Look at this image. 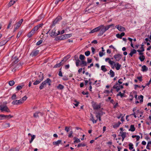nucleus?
Listing matches in <instances>:
<instances>
[{
	"label": "nucleus",
	"instance_id": "1",
	"mask_svg": "<svg viewBox=\"0 0 151 151\" xmlns=\"http://www.w3.org/2000/svg\"><path fill=\"white\" fill-rule=\"evenodd\" d=\"M43 24L42 23L39 24L35 27L32 30L31 32H29L27 35L28 37H31L40 28L42 27L43 25Z\"/></svg>",
	"mask_w": 151,
	"mask_h": 151
},
{
	"label": "nucleus",
	"instance_id": "2",
	"mask_svg": "<svg viewBox=\"0 0 151 151\" xmlns=\"http://www.w3.org/2000/svg\"><path fill=\"white\" fill-rule=\"evenodd\" d=\"M99 33L98 35V36H102L104 33L108 30L106 26H105L104 25H101L99 26Z\"/></svg>",
	"mask_w": 151,
	"mask_h": 151
},
{
	"label": "nucleus",
	"instance_id": "3",
	"mask_svg": "<svg viewBox=\"0 0 151 151\" xmlns=\"http://www.w3.org/2000/svg\"><path fill=\"white\" fill-rule=\"evenodd\" d=\"M51 82L52 81L49 78H47L45 81L40 84L39 87L40 89V90L43 89L47 84H48L49 86H50L51 85Z\"/></svg>",
	"mask_w": 151,
	"mask_h": 151
},
{
	"label": "nucleus",
	"instance_id": "4",
	"mask_svg": "<svg viewBox=\"0 0 151 151\" xmlns=\"http://www.w3.org/2000/svg\"><path fill=\"white\" fill-rule=\"evenodd\" d=\"M0 111L1 112L5 111L7 112H9L10 111L7 106L4 105H1L0 106Z\"/></svg>",
	"mask_w": 151,
	"mask_h": 151
},
{
	"label": "nucleus",
	"instance_id": "5",
	"mask_svg": "<svg viewBox=\"0 0 151 151\" xmlns=\"http://www.w3.org/2000/svg\"><path fill=\"white\" fill-rule=\"evenodd\" d=\"M23 21V19H21L19 21L16 23L15 25L16 27L14 29V32L19 27Z\"/></svg>",
	"mask_w": 151,
	"mask_h": 151
},
{
	"label": "nucleus",
	"instance_id": "6",
	"mask_svg": "<svg viewBox=\"0 0 151 151\" xmlns=\"http://www.w3.org/2000/svg\"><path fill=\"white\" fill-rule=\"evenodd\" d=\"M101 103L98 104L96 103H94L92 104V107L94 110H97L101 108Z\"/></svg>",
	"mask_w": 151,
	"mask_h": 151
},
{
	"label": "nucleus",
	"instance_id": "7",
	"mask_svg": "<svg viewBox=\"0 0 151 151\" xmlns=\"http://www.w3.org/2000/svg\"><path fill=\"white\" fill-rule=\"evenodd\" d=\"M23 103V100L21 99L19 100H16L13 101L12 102V104L14 105H18L20 104Z\"/></svg>",
	"mask_w": 151,
	"mask_h": 151
},
{
	"label": "nucleus",
	"instance_id": "8",
	"mask_svg": "<svg viewBox=\"0 0 151 151\" xmlns=\"http://www.w3.org/2000/svg\"><path fill=\"white\" fill-rule=\"evenodd\" d=\"M50 36L53 37H55L58 36L57 33L56 32V29L55 28L52 30L51 32L50 33Z\"/></svg>",
	"mask_w": 151,
	"mask_h": 151
},
{
	"label": "nucleus",
	"instance_id": "9",
	"mask_svg": "<svg viewBox=\"0 0 151 151\" xmlns=\"http://www.w3.org/2000/svg\"><path fill=\"white\" fill-rule=\"evenodd\" d=\"M39 50H38L35 49L32 51L30 54V55L32 57L35 56H37L39 53Z\"/></svg>",
	"mask_w": 151,
	"mask_h": 151
},
{
	"label": "nucleus",
	"instance_id": "10",
	"mask_svg": "<svg viewBox=\"0 0 151 151\" xmlns=\"http://www.w3.org/2000/svg\"><path fill=\"white\" fill-rule=\"evenodd\" d=\"M120 84L116 82L115 85L113 86V88L116 89L117 92L119 91L120 90V88H119Z\"/></svg>",
	"mask_w": 151,
	"mask_h": 151
},
{
	"label": "nucleus",
	"instance_id": "11",
	"mask_svg": "<svg viewBox=\"0 0 151 151\" xmlns=\"http://www.w3.org/2000/svg\"><path fill=\"white\" fill-rule=\"evenodd\" d=\"M43 114L42 113L37 111L34 114L33 116L35 118H39V116H42Z\"/></svg>",
	"mask_w": 151,
	"mask_h": 151
},
{
	"label": "nucleus",
	"instance_id": "12",
	"mask_svg": "<svg viewBox=\"0 0 151 151\" xmlns=\"http://www.w3.org/2000/svg\"><path fill=\"white\" fill-rule=\"evenodd\" d=\"M72 35V34H66L63 35L61 36L62 40H64L70 37Z\"/></svg>",
	"mask_w": 151,
	"mask_h": 151
},
{
	"label": "nucleus",
	"instance_id": "13",
	"mask_svg": "<svg viewBox=\"0 0 151 151\" xmlns=\"http://www.w3.org/2000/svg\"><path fill=\"white\" fill-rule=\"evenodd\" d=\"M41 79H36V80L33 83V84L35 85H37L39 84L43 80V76H41Z\"/></svg>",
	"mask_w": 151,
	"mask_h": 151
},
{
	"label": "nucleus",
	"instance_id": "14",
	"mask_svg": "<svg viewBox=\"0 0 151 151\" xmlns=\"http://www.w3.org/2000/svg\"><path fill=\"white\" fill-rule=\"evenodd\" d=\"M69 58V56H67L66 57H65L61 61V62L59 63V64H60V65H63L64 63L66 62L68 58Z\"/></svg>",
	"mask_w": 151,
	"mask_h": 151
},
{
	"label": "nucleus",
	"instance_id": "15",
	"mask_svg": "<svg viewBox=\"0 0 151 151\" xmlns=\"http://www.w3.org/2000/svg\"><path fill=\"white\" fill-rule=\"evenodd\" d=\"M15 20H16L15 17L10 19V20L9 21V24L7 27V29H8L11 27V26L12 24L13 23H14V21Z\"/></svg>",
	"mask_w": 151,
	"mask_h": 151
},
{
	"label": "nucleus",
	"instance_id": "16",
	"mask_svg": "<svg viewBox=\"0 0 151 151\" xmlns=\"http://www.w3.org/2000/svg\"><path fill=\"white\" fill-rule=\"evenodd\" d=\"M115 27H116L119 31L121 32H123L125 30V28L121 26H119V25H116V26Z\"/></svg>",
	"mask_w": 151,
	"mask_h": 151
},
{
	"label": "nucleus",
	"instance_id": "17",
	"mask_svg": "<svg viewBox=\"0 0 151 151\" xmlns=\"http://www.w3.org/2000/svg\"><path fill=\"white\" fill-rule=\"evenodd\" d=\"M75 60L76 61V66L78 67L79 66V63L81 62V60H79L78 57H76V55L74 56Z\"/></svg>",
	"mask_w": 151,
	"mask_h": 151
},
{
	"label": "nucleus",
	"instance_id": "18",
	"mask_svg": "<svg viewBox=\"0 0 151 151\" xmlns=\"http://www.w3.org/2000/svg\"><path fill=\"white\" fill-rule=\"evenodd\" d=\"M12 60L14 64H16L19 61V60L17 57L15 56L12 58Z\"/></svg>",
	"mask_w": 151,
	"mask_h": 151
},
{
	"label": "nucleus",
	"instance_id": "19",
	"mask_svg": "<svg viewBox=\"0 0 151 151\" xmlns=\"http://www.w3.org/2000/svg\"><path fill=\"white\" fill-rule=\"evenodd\" d=\"M80 135L78 134L77 135L76 137H75L73 138L74 142H80Z\"/></svg>",
	"mask_w": 151,
	"mask_h": 151
},
{
	"label": "nucleus",
	"instance_id": "20",
	"mask_svg": "<svg viewBox=\"0 0 151 151\" xmlns=\"http://www.w3.org/2000/svg\"><path fill=\"white\" fill-rule=\"evenodd\" d=\"M114 57L116 61H118L121 59V55L120 54L115 55L114 56Z\"/></svg>",
	"mask_w": 151,
	"mask_h": 151
},
{
	"label": "nucleus",
	"instance_id": "21",
	"mask_svg": "<svg viewBox=\"0 0 151 151\" xmlns=\"http://www.w3.org/2000/svg\"><path fill=\"white\" fill-rule=\"evenodd\" d=\"M61 19V18L60 17H57L53 22L52 26H54L55 24L57 23V22Z\"/></svg>",
	"mask_w": 151,
	"mask_h": 151
},
{
	"label": "nucleus",
	"instance_id": "22",
	"mask_svg": "<svg viewBox=\"0 0 151 151\" xmlns=\"http://www.w3.org/2000/svg\"><path fill=\"white\" fill-rule=\"evenodd\" d=\"M87 65V63L84 60L81 61V62L79 63V65L81 66L82 67L86 66Z\"/></svg>",
	"mask_w": 151,
	"mask_h": 151
},
{
	"label": "nucleus",
	"instance_id": "23",
	"mask_svg": "<svg viewBox=\"0 0 151 151\" xmlns=\"http://www.w3.org/2000/svg\"><path fill=\"white\" fill-rule=\"evenodd\" d=\"M114 65L115 66L116 70H119L121 66V65L118 63H116Z\"/></svg>",
	"mask_w": 151,
	"mask_h": 151
},
{
	"label": "nucleus",
	"instance_id": "24",
	"mask_svg": "<svg viewBox=\"0 0 151 151\" xmlns=\"http://www.w3.org/2000/svg\"><path fill=\"white\" fill-rule=\"evenodd\" d=\"M99 26L96 27L92 30H91L90 32L89 33H93L95 32H97L99 31Z\"/></svg>",
	"mask_w": 151,
	"mask_h": 151
},
{
	"label": "nucleus",
	"instance_id": "25",
	"mask_svg": "<svg viewBox=\"0 0 151 151\" xmlns=\"http://www.w3.org/2000/svg\"><path fill=\"white\" fill-rule=\"evenodd\" d=\"M121 134V136L122 137V141H123L124 138L126 137V133L125 132H120Z\"/></svg>",
	"mask_w": 151,
	"mask_h": 151
},
{
	"label": "nucleus",
	"instance_id": "26",
	"mask_svg": "<svg viewBox=\"0 0 151 151\" xmlns=\"http://www.w3.org/2000/svg\"><path fill=\"white\" fill-rule=\"evenodd\" d=\"M142 69L141 70L143 72H145L148 70V68L145 65H144L142 66Z\"/></svg>",
	"mask_w": 151,
	"mask_h": 151
},
{
	"label": "nucleus",
	"instance_id": "27",
	"mask_svg": "<svg viewBox=\"0 0 151 151\" xmlns=\"http://www.w3.org/2000/svg\"><path fill=\"white\" fill-rule=\"evenodd\" d=\"M135 130V128L134 125H131L130 126V128L129 129V131L132 132H134Z\"/></svg>",
	"mask_w": 151,
	"mask_h": 151
},
{
	"label": "nucleus",
	"instance_id": "28",
	"mask_svg": "<svg viewBox=\"0 0 151 151\" xmlns=\"http://www.w3.org/2000/svg\"><path fill=\"white\" fill-rule=\"evenodd\" d=\"M136 52L137 51L133 49L131 50L130 53L129 54V55L131 57H132L133 54H135L136 53Z\"/></svg>",
	"mask_w": 151,
	"mask_h": 151
},
{
	"label": "nucleus",
	"instance_id": "29",
	"mask_svg": "<svg viewBox=\"0 0 151 151\" xmlns=\"http://www.w3.org/2000/svg\"><path fill=\"white\" fill-rule=\"evenodd\" d=\"M121 124V123L119 121L117 123L115 124L114 125H113V127L114 128L118 127Z\"/></svg>",
	"mask_w": 151,
	"mask_h": 151
},
{
	"label": "nucleus",
	"instance_id": "30",
	"mask_svg": "<svg viewBox=\"0 0 151 151\" xmlns=\"http://www.w3.org/2000/svg\"><path fill=\"white\" fill-rule=\"evenodd\" d=\"M8 41V40H3L0 42V45L1 46L3 45L6 44L7 42Z\"/></svg>",
	"mask_w": 151,
	"mask_h": 151
},
{
	"label": "nucleus",
	"instance_id": "31",
	"mask_svg": "<svg viewBox=\"0 0 151 151\" xmlns=\"http://www.w3.org/2000/svg\"><path fill=\"white\" fill-rule=\"evenodd\" d=\"M109 72V74L110 76V77H114L115 75L114 73V71L112 70H110Z\"/></svg>",
	"mask_w": 151,
	"mask_h": 151
},
{
	"label": "nucleus",
	"instance_id": "32",
	"mask_svg": "<svg viewBox=\"0 0 151 151\" xmlns=\"http://www.w3.org/2000/svg\"><path fill=\"white\" fill-rule=\"evenodd\" d=\"M101 69L104 72H106L107 71V70L106 68L105 65H102L101 67Z\"/></svg>",
	"mask_w": 151,
	"mask_h": 151
},
{
	"label": "nucleus",
	"instance_id": "33",
	"mask_svg": "<svg viewBox=\"0 0 151 151\" xmlns=\"http://www.w3.org/2000/svg\"><path fill=\"white\" fill-rule=\"evenodd\" d=\"M139 59L140 60V61L141 62H143L145 59V56L142 55L141 56H140L139 58Z\"/></svg>",
	"mask_w": 151,
	"mask_h": 151
},
{
	"label": "nucleus",
	"instance_id": "34",
	"mask_svg": "<svg viewBox=\"0 0 151 151\" xmlns=\"http://www.w3.org/2000/svg\"><path fill=\"white\" fill-rule=\"evenodd\" d=\"M15 3V1H14L13 0H11L9 3L8 6H11L13 5Z\"/></svg>",
	"mask_w": 151,
	"mask_h": 151
},
{
	"label": "nucleus",
	"instance_id": "35",
	"mask_svg": "<svg viewBox=\"0 0 151 151\" xmlns=\"http://www.w3.org/2000/svg\"><path fill=\"white\" fill-rule=\"evenodd\" d=\"M64 87L63 85L61 84H59L57 86V88L60 90H62L63 89Z\"/></svg>",
	"mask_w": 151,
	"mask_h": 151
},
{
	"label": "nucleus",
	"instance_id": "36",
	"mask_svg": "<svg viewBox=\"0 0 151 151\" xmlns=\"http://www.w3.org/2000/svg\"><path fill=\"white\" fill-rule=\"evenodd\" d=\"M14 83L15 82L13 80L10 81L9 82V84L11 86H13L14 84Z\"/></svg>",
	"mask_w": 151,
	"mask_h": 151
},
{
	"label": "nucleus",
	"instance_id": "37",
	"mask_svg": "<svg viewBox=\"0 0 151 151\" xmlns=\"http://www.w3.org/2000/svg\"><path fill=\"white\" fill-rule=\"evenodd\" d=\"M85 57L84 55L81 54L79 56V59L81 60H84Z\"/></svg>",
	"mask_w": 151,
	"mask_h": 151
},
{
	"label": "nucleus",
	"instance_id": "38",
	"mask_svg": "<svg viewBox=\"0 0 151 151\" xmlns=\"http://www.w3.org/2000/svg\"><path fill=\"white\" fill-rule=\"evenodd\" d=\"M86 144L83 143V142H82L81 143H80L78 144V145L77 147H84L86 146Z\"/></svg>",
	"mask_w": 151,
	"mask_h": 151
},
{
	"label": "nucleus",
	"instance_id": "39",
	"mask_svg": "<svg viewBox=\"0 0 151 151\" xmlns=\"http://www.w3.org/2000/svg\"><path fill=\"white\" fill-rule=\"evenodd\" d=\"M41 76H43V79H44V75L43 73H42L41 72H40V74H39L38 77L37 78L38 79H41L42 78L41 77Z\"/></svg>",
	"mask_w": 151,
	"mask_h": 151
},
{
	"label": "nucleus",
	"instance_id": "40",
	"mask_svg": "<svg viewBox=\"0 0 151 151\" xmlns=\"http://www.w3.org/2000/svg\"><path fill=\"white\" fill-rule=\"evenodd\" d=\"M24 86V85H21V86H17L16 87V89L17 90H21V89H22V88H23V87Z\"/></svg>",
	"mask_w": 151,
	"mask_h": 151
},
{
	"label": "nucleus",
	"instance_id": "41",
	"mask_svg": "<svg viewBox=\"0 0 151 151\" xmlns=\"http://www.w3.org/2000/svg\"><path fill=\"white\" fill-rule=\"evenodd\" d=\"M61 38H62L61 36H58V37H56L55 38V41H58V40H62Z\"/></svg>",
	"mask_w": 151,
	"mask_h": 151
},
{
	"label": "nucleus",
	"instance_id": "42",
	"mask_svg": "<svg viewBox=\"0 0 151 151\" xmlns=\"http://www.w3.org/2000/svg\"><path fill=\"white\" fill-rule=\"evenodd\" d=\"M129 149L130 150H132L133 149V145L132 143H129Z\"/></svg>",
	"mask_w": 151,
	"mask_h": 151
},
{
	"label": "nucleus",
	"instance_id": "43",
	"mask_svg": "<svg viewBox=\"0 0 151 151\" xmlns=\"http://www.w3.org/2000/svg\"><path fill=\"white\" fill-rule=\"evenodd\" d=\"M97 119L96 120H95L94 119V118H93V116H92V117H91V120L93 122V123H96L97 122Z\"/></svg>",
	"mask_w": 151,
	"mask_h": 151
},
{
	"label": "nucleus",
	"instance_id": "44",
	"mask_svg": "<svg viewBox=\"0 0 151 151\" xmlns=\"http://www.w3.org/2000/svg\"><path fill=\"white\" fill-rule=\"evenodd\" d=\"M11 98L12 100H15V99H17L16 95L15 94H13L12 95V96L11 97Z\"/></svg>",
	"mask_w": 151,
	"mask_h": 151
},
{
	"label": "nucleus",
	"instance_id": "45",
	"mask_svg": "<svg viewBox=\"0 0 151 151\" xmlns=\"http://www.w3.org/2000/svg\"><path fill=\"white\" fill-rule=\"evenodd\" d=\"M124 93H122L121 92H119V93L118 94H117V96H120L121 97H122L124 96Z\"/></svg>",
	"mask_w": 151,
	"mask_h": 151
},
{
	"label": "nucleus",
	"instance_id": "46",
	"mask_svg": "<svg viewBox=\"0 0 151 151\" xmlns=\"http://www.w3.org/2000/svg\"><path fill=\"white\" fill-rule=\"evenodd\" d=\"M4 116H5V115L4 114H0V120L5 119Z\"/></svg>",
	"mask_w": 151,
	"mask_h": 151
},
{
	"label": "nucleus",
	"instance_id": "47",
	"mask_svg": "<svg viewBox=\"0 0 151 151\" xmlns=\"http://www.w3.org/2000/svg\"><path fill=\"white\" fill-rule=\"evenodd\" d=\"M90 52L89 51H86L85 52V55L87 56H89L90 55Z\"/></svg>",
	"mask_w": 151,
	"mask_h": 151
},
{
	"label": "nucleus",
	"instance_id": "48",
	"mask_svg": "<svg viewBox=\"0 0 151 151\" xmlns=\"http://www.w3.org/2000/svg\"><path fill=\"white\" fill-rule=\"evenodd\" d=\"M114 26V24H112L110 25H108L106 26L107 27L108 30L109 29L110 27H113Z\"/></svg>",
	"mask_w": 151,
	"mask_h": 151
},
{
	"label": "nucleus",
	"instance_id": "49",
	"mask_svg": "<svg viewBox=\"0 0 151 151\" xmlns=\"http://www.w3.org/2000/svg\"><path fill=\"white\" fill-rule=\"evenodd\" d=\"M108 63H109V64L111 65H113L114 64H115V62L114 61L111 60H109V61Z\"/></svg>",
	"mask_w": 151,
	"mask_h": 151
},
{
	"label": "nucleus",
	"instance_id": "50",
	"mask_svg": "<svg viewBox=\"0 0 151 151\" xmlns=\"http://www.w3.org/2000/svg\"><path fill=\"white\" fill-rule=\"evenodd\" d=\"M43 42V40H40L38 42H37L36 43V45H39L41 44Z\"/></svg>",
	"mask_w": 151,
	"mask_h": 151
},
{
	"label": "nucleus",
	"instance_id": "51",
	"mask_svg": "<svg viewBox=\"0 0 151 151\" xmlns=\"http://www.w3.org/2000/svg\"><path fill=\"white\" fill-rule=\"evenodd\" d=\"M80 139H81V140L82 141H83L84 139L85 135L84 134H83L82 135H80Z\"/></svg>",
	"mask_w": 151,
	"mask_h": 151
},
{
	"label": "nucleus",
	"instance_id": "52",
	"mask_svg": "<svg viewBox=\"0 0 151 151\" xmlns=\"http://www.w3.org/2000/svg\"><path fill=\"white\" fill-rule=\"evenodd\" d=\"M61 142H53V145H58Z\"/></svg>",
	"mask_w": 151,
	"mask_h": 151
},
{
	"label": "nucleus",
	"instance_id": "53",
	"mask_svg": "<svg viewBox=\"0 0 151 151\" xmlns=\"http://www.w3.org/2000/svg\"><path fill=\"white\" fill-rule=\"evenodd\" d=\"M137 51L139 52V55H140V56L143 55L144 53L143 52H142L143 51H141V50H137Z\"/></svg>",
	"mask_w": 151,
	"mask_h": 151
},
{
	"label": "nucleus",
	"instance_id": "54",
	"mask_svg": "<svg viewBox=\"0 0 151 151\" xmlns=\"http://www.w3.org/2000/svg\"><path fill=\"white\" fill-rule=\"evenodd\" d=\"M123 81L124 80L123 79L121 78L119 80L118 83L119 84H122V83Z\"/></svg>",
	"mask_w": 151,
	"mask_h": 151
},
{
	"label": "nucleus",
	"instance_id": "55",
	"mask_svg": "<svg viewBox=\"0 0 151 151\" xmlns=\"http://www.w3.org/2000/svg\"><path fill=\"white\" fill-rule=\"evenodd\" d=\"M35 137V136L34 135H33L31 136V139L30 140L29 142H32L34 139Z\"/></svg>",
	"mask_w": 151,
	"mask_h": 151
},
{
	"label": "nucleus",
	"instance_id": "56",
	"mask_svg": "<svg viewBox=\"0 0 151 151\" xmlns=\"http://www.w3.org/2000/svg\"><path fill=\"white\" fill-rule=\"evenodd\" d=\"M139 97L140 98H141V99L140 100V103H142L143 101V96L142 95H140L139 96Z\"/></svg>",
	"mask_w": 151,
	"mask_h": 151
},
{
	"label": "nucleus",
	"instance_id": "57",
	"mask_svg": "<svg viewBox=\"0 0 151 151\" xmlns=\"http://www.w3.org/2000/svg\"><path fill=\"white\" fill-rule=\"evenodd\" d=\"M27 98V97L26 96H24L22 99V100H23V103L24 102V101H25Z\"/></svg>",
	"mask_w": 151,
	"mask_h": 151
},
{
	"label": "nucleus",
	"instance_id": "58",
	"mask_svg": "<svg viewBox=\"0 0 151 151\" xmlns=\"http://www.w3.org/2000/svg\"><path fill=\"white\" fill-rule=\"evenodd\" d=\"M60 64H59V63L56 64V65H54V68H58V67H60Z\"/></svg>",
	"mask_w": 151,
	"mask_h": 151
},
{
	"label": "nucleus",
	"instance_id": "59",
	"mask_svg": "<svg viewBox=\"0 0 151 151\" xmlns=\"http://www.w3.org/2000/svg\"><path fill=\"white\" fill-rule=\"evenodd\" d=\"M116 37H117L119 39H122V37L121 36L120 34H116Z\"/></svg>",
	"mask_w": 151,
	"mask_h": 151
},
{
	"label": "nucleus",
	"instance_id": "60",
	"mask_svg": "<svg viewBox=\"0 0 151 151\" xmlns=\"http://www.w3.org/2000/svg\"><path fill=\"white\" fill-rule=\"evenodd\" d=\"M100 116H101L104 114H105V113L103 112L102 111H101L100 112H98L97 113Z\"/></svg>",
	"mask_w": 151,
	"mask_h": 151
},
{
	"label": "nucleus",
	"instance_id": "61",
	"mask_svg": "<svg viewBox=\"0 0 151 151\" xmlns=\"http://www.w3.org/2000/svg\"><path fill=\"white\" fill-rule=\"evenodd\" d=\"M142 76L137 77V78L140 81H142Z\"/></svg>",
	"mask_w": 151,
	"mask_h": 151
},
{
	"label": "nucleus",
	"instance_id": "62",
	"mask_svg": "<svg viewBox=\"0 0 151 151\" xmlns=\"http://www.w3.org/2000/svg\"><path fill=\"white\" fill-rule=\"evenodd\" d=\"M129 100L130 101H132V100H133V96L131 95V94H130L129 95Z\"/></svg>",
	"mask_w": 151,
	"mask_h": 151
},
{
	"label": "nucleus",
	"instance_id": "63",
	"mask_svg": "<svg viewBox=\"0 0 151 151\" xmlns=\"http://www.w3.org/2000/svg\"><path fill=\"white\" fill-rule=\"evenodd\" d=\"M22 33V32H19L17 35V38H19L20 36V35H21Z\"/></svg>",
	"mask_w": 151,
	"mask_h": 151
},
{
	"label": "nucleus",
	"instance_id": "64",
	"mask_svg": "<svg viewBox=\"0 0 151 151\" xmlns=\"http://www.w3.org/2000/svg\"><path fill=\"white\" fill-rule=\"evenodd\" d=\"M63 79L64 81H66L68 80V78L66 76H64L63 77Z\"/></svg>",
	"mask_w": 151,
	"mask_h": 151
}]
</instances>
